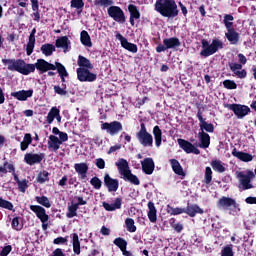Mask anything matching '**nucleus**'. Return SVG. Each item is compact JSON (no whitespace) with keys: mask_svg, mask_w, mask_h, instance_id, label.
Returning a JSON list of instances; mask_svg holds the SVG:
<instances>
[{"mask_svg":"<svg viewBox=\"0 0 256 256\" xmlns=\"http://www.w3.org/2000/svg\"><path fill=\"white\" fill-rule=\"evenodd\" d=\"M223 87L229 90L237 89V83H235L233 80L227 79L223 81Z\"/></svg>","mask_w":256,"mask_h":256,"instance_id":"60","label":"nucleus"},{"mask_svg":"<svg viewBox=\"0 0 256 256\" xmlns=\"http://www.w3.org/2000/svg\"><path fill=\"white\" fill-rule=\"evenodd\" d=\"M228 67H230V71H232L238 79H245L247 77V70L243 69V65L235 62H229Z\"/></svg>","mask_w":256,"mask_h":256,"instance_id":"16","label":"nucleus"},{"mask_svg":"<svg viewBox=\"0 0 256 256\" xmlns=\"http://www.w3.org/2000/svg\"><path fill=\"white\" fill-rule=\"evenodd\" d=\"M79 208L77 207V204L71 203V205L68 206V212L66 213V217L68 219H73V217H77V211Z\"/></svg>","mask_w":256,"mask_h":256,"instance_id":"46","label":"nucleus"},{"mask_svg":"<svg viewBox=\"0 0 256 256\" xmlns=\"http://www.w3.org/2000/svg\"><path fill=\"white\" fill-rule=\"evenodd\" d=\"M125 225L129 233H135L137 231V226H135V220L133 218H126Z\"/></svg>","mask_w":256,"mask_h":256,"instance_id":"52","label":"nucleus"},{"mask_svg":"<svg viewBox=\"0 0 256 256\" xmlns=\"http://www.w3.org/2000/svg\"><path fill=\"white\" fill-rule=\"evenodd\" d=\"M124 181H128L129 183H132V185H141V181L139 180V177L137 175L132 174L131 170L123 176Z\"/></svg>","mask_w":256,"mask_h":256,"instance_id":"40","label":"nucleus"},{"mask_svg":"<svg viewBox=\"0 0 256 256\" xmlns=\"http://www.w3.org/2000/svg\"><path fill=\"white\" fill-rule=\"evenodd\" d=\"M35 49V36L29 35L28 43L26 45V55L30 56L33 54Z\"/></svg>","mask_w":256,"mask_h":256,"instance_id":"43","label":"nucleus"},{"mask_svg":"<svg viewBox=\"0 0 256 256\" xmlns=\"http://www.w3.org/2000/svg\"><path fill=\"white\" fill-rule=\"evenodd\" d=\"M210 165L213 171H216V173H225V171H227V169L225 168V164L221 160H212L210 162Z\"/></svg>","mask_w":256,"mask_h":256,"instance_id":"35","label":"nucleus"},{"mask_svg":"<svg viewBox=\"0 0 256 256\" xmlns=\"http://www.w3.org/2000/svg\"><path fill=\"white\" fill-rule=\"evenodd\" d=\"M35 201H37L39 205H42V207H46V209H51V201H49V198L47 196H36Z\"/></svg>","mask_w":256,"mask_h":256,"instance_id":"44","label":"nucleus"},{"mask_svg":"<svg viewBox=\"0 0 256 256\" xmlns=\"http://www.w3.org/2000/svg\"><path fill=\"white\" fill-rule=\"evenodd\" d=\"M228 109H230V111H233V113L238 117V119H243V117L249 115V113L251 112V108H249V106L241 104H230L228 106Z\"/></svg>","mask_w":256,"mask_h":256,"instance_id":"13","label":"nucleus"},{"mask_svg":"<svg viewBox=\"0 0 256 256\" xmlns=\"http://www.w3.org/2000/svg\"><path fill=\"white\" fill-rule=\"evenodd\" d=\"M117 168L119 170L120 175L124 176L126 174H128L131 169H129V162H127V160L121 158L118 163H116Z\"/></svg>","mask_w":256,"mask_h":256,"instance_id":"33","label":"nucleus"},{"mask_svg":"<svg viewBox=\"0 0 256 256\" xmlns=\"http://www.w3.org/2000/svg\"><path fill=\"white\" fill-rule=\"evenodd\" d=\"M153 135H154L156 147H161V143L163 141V131L159 126H154Z\"/></svg>","mask_w":256,"mask_h":256,"instance_id":"36","label":"nucleus"},{"mask_svg":"<svg viewBox=\"0 0 256 256\" xmlns=\"http://www.w3.org/2000/svg\"><path fill=\"white\" fill-rule=\"evenodd\" d=\"M80 41L84 47H93V42H91V36L87 30H83L80 33Z\"/></svg>","mask_w":256,"mask_h":256,"instance_id":"37","label":"nucleus"},{"mask_svg":"<svg viewBox=\"0 0 256 256\" xmlns=\"http://www.w3.org/2000/svg\"><path fill=\"white\" fill-rule=\"evenodd\" d=\"M232 155L233 157H236V159H239V161H243L244 163H249L250 161H253V155L247 152L237 151V148H233Z\"/></svg>","mask_w":256,"mask_h":256,"instance_id":"25","label":"nucleus"},{"mask_svg":"<svg viewBox=\"0 0 256 256\" xmlns=\"http://www.w3.org/2000/svg\"><path fill=\"white\" fill-rule=\"evenodd\" d=\"M178 145L180 149H183V151L187 154L194 153V155H201V150H199L197 147H195V145L185 139L179 138Z\"/></svg>","mask_w":256,"mask_h":256,"instance_id":"14","label":"nucleus"},{"mask_svg":"<svg viewBox=\"0 0 256 256\" xmlns=\"http://www.w3.org/2000/svg\"><path fill=\"white\" fill-rule=\"evenodd\" d=\"M68 239L66 237H57L53 240L54 245H67Z\"/></svg>","mask_w":256,"mask_h":256,"instance_id":"61","label":"nucleus"},{"mask_svg":"<svg viewBox=\"0 0 256 256\" xmlns=\"http://www.w3.org/2000/svg\"><path fill=\"white\" fill-rule=\"evenodd\" d=\"M30 210L35 213L36 217L40 219V221H45L49 219L47 214V210H45L42 206L39 205H30Z\"/></svg>","mask_w":256,"mask_h":256,"instance_id":"23","label":"nucleus"},{"mask_svg":"<svg viewBox=\"0 0 256 256\" xmlns=\"http://www.w3.org/2000/svg\"><path fill=\"white\" fill-rule=\"evenodd\" d=\"M166 212L168 213V215H181L185 213V208H174L173 206L168 204L166 206Z\"/></svg>","mask_w":256,"mask_h":256,"instance_id":"47","label":"nucleus"},{"mask_svg":"<svg viewBox=\"0 0 256 256\" xmlns=\"http://www.w3.org/2000/svg\"><path fill=\"white\" fill-rule=\"evenodd\" d=\"M45 159V153H26L24 155V163L26 165H39Z\"/></svg>","mask_w":256,"mask_h":256,"instance_id":"12","label":"nucleus"},{"mask_svg":"<svg viewBox=\"0 0 256 256\" xmlns=\"http://www.w3.org/2000/svg\"><path fill=\"white\" fill-rule=\"evenodd\" d=\"M104 185L109 193H115L119 189V180L112 178L109 174H105Z\"/></svg>","mask_w":256,"mask_h":256,"instance_id":"18","label":"nucleus"},{"mask_svg":"<svg viewBox=\"0 0 256 256\" xmlns=\"http://www.w3.org/2000/svg\"><path fill=\"white\" fill-rule=\"evenodd\" d=\"M141 165L145 175H153V171H155V161H153V158H145L141 161Z\"/></svg>","mask_w":256,"mask_h":256,"instance_id":"19","label":"nucleus"},{"mask_svg":"<svg viewBox=\"0 0 256 256\" xmlns=\"http://www.w3.org/2000/svg\"><path fill=\"white\" fill-rule=\"evenodd\" d=\"M221 256H235V252H233V244H228L224 246L220 253Z\"/></svg>","mask_w":256,"mask_h":256,"instance_id":"53","label":"nucleus"},{"mask_svg":"<svg viewBox=\"0 0 256 256\" xmlns=\"http://www.w3.org/2000/svg\"><path fill=\"white\" fill-rule=\"evenodd\" d=\"M198 139L200 143L197 145V147H200V149H209V145H211V136H209L208 133L205 131L199 132Z\"/></svg>","mask_w":256,"mask_h":256,"instance_id":"20","label":"nucleus"},{"mask_svg":"<svg viewBox=\"0 0 256 256\" xmlns=\"http://www.w3.org/2000/svg\"><path fill=\"white\" fill-rule=\"evenodd\" d=\"M148 219L150 223H157V208L155 207V203L148 202Z\"/></svg>","mask_w":256,"mask_h":256,"instance_id":"31","label":"nucleus"},{"mask_svg":"<svg viewBox=\"0 0 256 256\" xmlns=\"http://www.w3.org/2000/svg\"><path fill=\"white\" fill-rule=\"evenodd\" d=\"M7 169H8V173H12L14 180L16 181L17 185L19 184V182H21V180L19 179V176H17L15 174V166L9 162H4L3 166H0V173H2L3 175L7 174Z\"/></svg>","mask_w":256,"mask_h":256,"instance_id":"22","label":"nucleus"},{"mask_svg":"<svg viewBox=\"0 0 256 256\" xmlns=\"http://www.w3.org/2000/svg\"><path fill=\"white\" fill-rule=\"evenodd\" d=\"M19 219H21L19 216L12 219L11 227L14 231H21L23 229V224L19 223Z\"/></svg>","mask_w":256,"mask_h":256,"instance_id":"57","label":"nucleus"},{"mask_svg":"<svg viewBox=\"0 0 256 256\" xmlns=\"http://www.w3.org/2000/svg\"><path fill=\"white\" fill-rule=\"evenodd\" d=\"M154 7L155 11L160 13L162 17H167L168 19L179 17V8L175 0H157Z\"/></svg>","mask_w":256,"mask_h":256,"instance_id":"2","label":"nucleus"},{"mask_svg":"<svg viewBox=\"0 0 256 256\" xmlns=\"http://www.w3.org/2000/svg\"><path fill=\"white\" fill-rule=\"evenodd\" d=\"M76 199V203H74L75 205H77V207H81V205H87V201L83 199L82 196H75Z\"/></svg>","mask_w":256,"mask_h":256,"instance_id":"63","label":"nucleus"},{"mask_svg":"<svg viewBox=\"0 0 256 256\" xmlns=\"http://www.w3.org/2000/svg\"><path fill=\"white\" fill-rule=\"evenodd\" d=\"M107 13L113 21H116V23H119L120 25H123L125 21H127V17L125 16V12L121 7L119 6H110L107 9Z\"/></svg>","mask_w":256,"mask_h":256,"instance_id":"9","label":"nucleus"},{"mask_svg":"<svg viewBox=\"0 0 256 256\" xmlns=\"http://www.w3.org/2000/svg\"><path fill=\"white\" fill-rule=\"evenodd\" d=\"M72 247L74 255H81V241H79V234H72Z\"/></svg>","mask_w":256,"mask_h":256,"instance_id":"34","label":"nucleus"},{"mask_svg":"<svg viewBox=\"0 0 256 256\" xmlns=\"http://www.w3.org/2000/svg\"><path fill=\"white\" fill-rule=\"evenodd\" d=\"M54 93H56V95H60L61 97H65L66 95H69V92L67 91V84L62 82L61 86L55 85Z\"/></svg>","mask_w":256,"mask_h":256,"instance_id":"41","label":"nucleus"},{"mask_svg":"<svg viewBox=\"0 0 256 256\" xmlns=\"http://www.w3.org/2000/svg\"><path fill=\"white\" fill-rule=\"evenodd\" d=\"M101 129L113 137L123 131V124L119 121L104 122L101 124Z\"/></svg>","mask_w":256,"mask_h":256,"instance_id":"11","label":"nucleus"},{"mask_svg":"<svg viewBox=\"0 0 256 256\" xmlns=\"http://www.w3.org/2000/svg\"><path fill=\"white\" fill-rule=\"evenodd\" d=\"M74 169L80 175V179H87V172L89 171V165L87 163H76L74 164Z\"/></svg>","mask_w":256,"mask_h":256,"instance_id":"27","label":"nucleus"},{"mask_svg":"<svg viewBox=\"0 0 256 256\" xmlns=\"http://www.w3.org/2000/svg\"><path fill=\"white\" fill-rule=\"evenodd\" d=\"M113 0H95L96 7H113Z\"/></svg>","mask_w":256,"mask_h":256,"instance_id":"56","label":"nucleus"},{"mask_svg":"<svg viewBox=\"0 0 256 256\" xmlns=\"http://www.w3.org/2000/svg\"><path fill=\"white\" fill-rule=\"evenodd\" d=\"M11 251H13V246L7 245L4 248H2L0 256H7L9 255V253H11Z\"/></svg>","mask_w":256,"mask_h":256,"instance_id":"62","label":"nucleus"},{"mask_svg":"<svg viewBox=\"0 0 256 256\" xmlns=\"http://www.w3.org/2000/svg\"><path fill=\"white\" fill-rule=\"evenodd\" d=\"M233 21H235V17L231 14H225L223 23L227 29V32L225 33L226 39L232 44L237 45L239 43L240 36L238 32L233 27Z\"/></svg>","mask_w":256,"mask_h":256,"instance_id":"3","label":"nucleus"},{"mask_svg":"<svg viewBox=\"0 0 256 256\" xmlns=\"http://www.w3.org/2000/svg\"><path fill=\"white\" fill-rule=\"evenodd\" d=\"M113 243L116 245V247H118V249H120L121 252L124 251V249H127V240H125V238H115Z\"/></svg>","mask_w":256,"mask_h":256,"instance_id":"49","label":"nucleus"},{"mask_svg":"<svg viewBox=\"0 0 256 256\" xmlns=\"http://www.w3.org/2000/svg\"><path fill=\"white\" fill-rule=\"evenodd\" d=\"M29 188V180L23 179L18 182V189L21 193H25L27 189Z\"/></svg>","mask_w":256,"mask_h":256,"instance_id":"59","label":"nucleus"},{"mask_svg":"<svg viewBox=\"0 0 256 256\" xmlns=\"http://www.w3.org/2000/svg\"><path fill=\"white\" fill-rule=\"evenodd\" d=\"M78 66L79 69H90L93 70V64L91 63V60H89L87 57L83 55L78 56Z\"/></svg>","mask_w":256,"mask_h":256,"instance_id":"32","label":"nucleus"},{"mask_svg":"<svg viewBox=\"0 0 256 256\" xmlns=\"http://www.w3.org/2000/svg\"><path fill=\"white\" fill-rule=\"evenodd\" d=\"M181 47V41L177 37L163 39V44H158L156 47V53H163L167 49H177Z\"/></svg>","mask_w":256,"mask_h":256,"instance_id":"8","label":"nucleus"},{"mask_svg":"<svg viewBox=\"0 0 256 256\" xmlns=\"http://www.w3.org/2000/svg\"><path fill=\"white\" fill-rule=\"evenodd\" d=\"M128 11L130 13V17H134L135 19H141V12H139V8H137L136 5H128Z\"/></svg>","mask_w":256,"mask_h":256,"instance_id":"50","label":"nucleus"},{"mask_svg":"<svg viewBox=\"0 0 256 256\" xmlns=\"http://www.w3.org/2000/svg\"><path fill=\"white\" fill-rule=\"evenodd\" d=\"M211 181H213V170H211V167L207 166L205 168L204 183H206V185H209Z\"/></svg>","mask_w":256,"mask_h":256,"instance_id":"54","label":"nucleus"},{"mask_svg":"<svg viewBox=\"0 0 256 256\" xmlns=\"http://www.w3.org/2000/svg\"><path fill=\"white\" fill-rule=\"evenodd\" d=\"M58 113H60L59 108L52 107L50 109V111L48 112V115H47V119H46L48 125H51V123H53V121H55L56 115H58Z\"/></svg>","mask_w":256,"mask_h":256,"instance_id":"45","label":"nucleus"},{"mask_svg":"<svg viewBox=\"0 0 256 256\" xmlns=\"http://www.w3.org/2000/svg\"><path fill=\"white\" fill-rule=\"evenodd\" d=\"M136 139L142 147H153V135L147 131L145 123L140 124V130L136 133Z\"/></svg>","mask_w":256,"mask_h":256,"instance_id":"7","label":"nucleus"},{"mask_svg":"<svg viewBox=\"0 0 256 256\" xmlns=\"http://www.w3.org/2000/svg\"><path fill=\"white\" fill-rule=\"evenodd\" d=\"M71 7L72 9H77L78 15H81L83 11V7H85V2L83 0H71Z\"/></svg>","mask_w":256,"mask_h":256,"instance_id":"51","label":"nucleus"},{"mask_svg":"<svg viewBox=\"0 0 256 256\" xmlns=\"http://www.w3.org/2000/svg\"><path fill=\"white\" fill-rule=\"evenodd\" d=\"M77 79L81 83H93L97 81V74L91 72V69L87 68H77Z\"/></svg>","mask_w":256,"mask_h":256,"instance_id":"10","label":"nucleus"},{"mask_svg":"<svg viewBox=\"0 0 256 256\" xmlns=\"http://www.w3.org/2000/svg\"><path fill=\"white\" fill-rule=\"evenodd\" d=\"M11 97H14V99H17L18 101H27L29 97H33V89L11 92Z\"/></svg>","mask_w":256,"mask_h":256,"instance_id":"21","label":"nucleus"},{"mask_svg":"<svg viewBox=\"0 0 256 256\" xmlns=\"http://www.w3.org/2000/svg\"><path fill=\"white\" fill-rule=\"evenodd\" d=\"M36 180L37 183H45L46 181H49V172L46 170L40 171Z\"/></svg>","mask_w":256,"mask_h":256,"instance_id":"55","label":"nucleus"},{"mask_svg":"<svg viewBox=\"0 0 256 256\" xmlns=\"http://www.w3.org/2000/svg\"><path fill=\"white\" fill-rule=\"evenodd\" d=\"M31 1V5H32V17L34 21H37V23H39V21H41V14L39 13V0H30Z\"/></svg>","mask_w":256,"mask_h":256,"instance_id":"38","label":"nucleus"},{"mask_svg":"<svg viewBox=\"0 0 256 256\" xmlns=\"http://www.w3.org/2000/svg\"><path fill=\"white\" fill-rule=\"evenodd\" d=\"M123 205V198L118 197L115 198L114 203L109 204L107 202L102 203V207L105 209V211H117V209H121V206Z\"/></svg>","mask_w":256,"mask_h":256,"instance_id":"26","label":"nucleus"},{"mask_svg":"<svg viewBox=\"0 0 256 256\" xmlns=\"http://www.w3.org/2000/svg\"><path fill=\"white\" fill-rule=\"evenodd\" d=\"M201 44L202 50L200 55L204 58L211 57V55H215L219 49H223V42L219 39H213L211 44H209V41L206 39H202Z\"/></svg>","mask_w":256,"mask_h":256,"instance_id":"5","label":"nucleus"},{"mask_svg":"<svg viewBox=\"0 0 256 256\" xmlns=\"http://www.w3.org/2000/svg\"><path fill=\"white\" fill-rule=\"evenodd\" d=\"M61 141L59 140V137L55 135H50L48 140V149H52L54 153H57L61 147Z\"/></svg>","mask_w":256,"mask_h":256,"instance_id":"29","label":"nucleus"},{"mask_svg":"<svg viewBox=\"0 0 256 256\" xmlns=\"http://www.w3.org/2000/svg\"><path fill=\"white\" fill-rule=\"evenodd\" d=\"M196 117L200 122L199 127L201 131H206L207 133L215 132V126L213 123H207V121H205V118H203V112L201 110H198Z\"/></svg>","mask_w":256,"mask_h":256,"instance_id":"17","label":"nucleus"},{"mask_svg":"<svg viewBox=\"0 0 256 256\" xmlns=\"http://www.w3.org/2000/svg\"><path fill=\"white\" fill-rule=\"evenodd\" d=\"M236 177L239 179V189H242V191L253 189V184H251V181L255 179L254 171L247 170L246 173L243 171H237Z\"/></svg>","mask_w":256,"mask_h":256,"instance_id":"6","label":"nucleus"},{"mask_svg":"<svg viewBox=\"0 0 256 256\" xmlns=\"http://www.w3.org/2000/svg\"><path fill=\"white\" fill-rule=\"evenodd\" d=\"M116 39L120 41L121 47L126 49V51H129L130 53H137L139 51L137 44L129 42L125 36L121 35V33L116 34Z\"/></svg>","mask_w":256,"mask_h":256,"instance_id":"15","label":"nucleus"},{"mask_svg":"<svg viewBox=\"0 0 256 256\" xmlns=\"http://www.w3.org/2000/svg\"><path fill=\"white\" fill-rule=\"evenodd\" d=\"M0 207L2 209H7V211H12L15 213V206L11 203L9 200H5L2 197H0Z\"/></svg>","mask_w":256,"mask_h":256,"instance_id":"48","label":"nucleus"},{"mask_svg":"<svg viewBox=\"0 0 256 256\" xmlns=\"http://www.w3.org/2000/svg\"><path fill=\"white\" fill-rule=\"evenodd\" d=\"M184 213H186V215H189V217H195V215L197 214L203 215L205 211L197 204H188L187 207L184 208Z\"/></svg>","mask_w":256,"mask_h":256,"instance_id":"24","label":"nucleus"},{"mask_svg":"<svg viewBox=\"0 0 256 256\" xmlns=\"http://www.w3.org/2000/svg\"><path fill=\"white\" fill-rule=\"evenodd\" d=\"M90 185H92V187H94L95 189L99 190L101 189L103 182L101 181V179H99V177L94 176L90 180Z\"/></svg>","mask_w":256,"mask_h":256,"instance_id":"58","label":"nucleus"},{"mask_svg":"<svg viewBox=\"0 0 256 256\" xmlns=\"http://www.w3.org/2000/svg\"><path fill=\"white\" fill-rule=\"evenodd\" d=\"M170 164L172 167V171H174L176 175H179L180 177H185V171H183V167L181 166V163H179V160L170 159Z\"/></svg>","mask_w":256,"mask_h":256,"instance_id":"30","label":"nucleus"},{"mask_svg":"<svg viewBox=\"0 0 256 256\" xmlns=\"http://www.w3.org/2000/svg\"><path fill=\"white\" fill-rule=\"evenodd\" d=\"M55 45L58 49H64V53H67V51H69V45H71V41L69 40V37L62 36L56 40Z\"/></svg>","mask_w":256,"mask_h":256,"instance_id":"28","label":"nucleus"},{"mask_svg":"<svg viewBox=\"0 0 256 256\" xmlns=\"http://www.w3.org/2000/svg\"><path fill=\"white\" fill-rule=\"evenodd\" d=\"M31 143H33V137L31 136L30 133H26L24 135L23 141L20 143L21 151H27Z\"/></svg>","mask_w":256,"mask_h":256,"instance_id":"39","label":"nucleus"},{"mask_svg":"<svg viewBox=\"0 0 256 256\" xmlns=\"http://www.w3.org/2000/svg\"><path fill=\"white\" fill-rule=\"evenodd\" d=\"M2 63L8 65V71H17L21 75L35 73V69H37L41 75L47 73V71H57L61 83H66L65 77H69L67 68L61 62L52 64L45 59H38L35 64H27L23 59H2Z\"/></svg>","mask_w":256,"mask_h":256,"instance_id":"1","label":"nucleus"},{"mask_svg":"<svg viewBox=\"0 0 256 256\" xmlns=\"http://www.w3.org/2000/svg\"><path fill=\"white\" fill-rule=\"evenodd\" d=\"M51 256H65L63 249L61 248H56L53 252Z\"/></svg>","mask_w":256,"mask_h":256,"instance_id":"64","label":"nucleus"},{"mask_svg":"<svg viewBox=\"0 0 256 256\" xmlns=\"http://www.w3.org/2000/svg\"><path fill=\"white\" fill-rule=\"evenodd\" d=\"M220 211H230V213H241V206L231 197L222 196L216 203Z\"/></svg>","mask_w":256,"mask_h":256,"instance_id":"4","label":"nucleus"},{"mask_svg":"<svg viewBox=\"0 0 256 256\" xmlns=\"http://www.w3.org/2000/svg\"><path fill=\"white\" fill-rule=\"evenodd\" d=\"M41 51L43 53V55H45L46 57H51V55H53L54 51H55V46L53 44H44L41 46Z\"/></svg>","mask_w":256,"mask_h":256,"instance_id":"42","label":"nucleus"}]
</instances>
